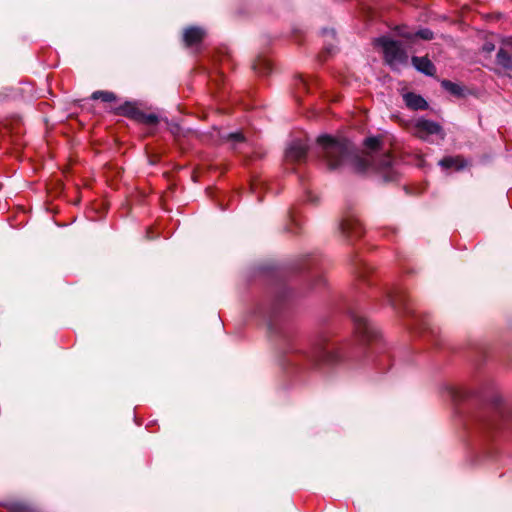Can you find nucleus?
Returning a JSON list of instances; mask_svg holds the SVG:
<instances>
[{"mask_svg":"<svg viewBox=\"0 0 512 512\" xmlns=\"http://www.w3.org/2000/svg\"><path fill=\"white\" fill-rule=\"evenodd\" d=\"M317 142L329 169H337L349 163L356 173L379 171L386 181H393L397 177L393 169V157L388 153L376 164L371 153H355L352 143L347 139L324 135L318 137Z\"/></svg>","mask_w":512,"mask_h":512,"instance_id":"f257e3e1","label":"nucleus"},{"mask_svg":"<svg viewBox=\"0 0 512 512\" xmlns=\"http://www.w3.org/2000/svg\"><path fill=\"white\" fill-rule=\"evenodd\" d=\"M376 44L382 47L385 60L389 65L395 66L407 61V53L399 42L382 37L376 40Z\"/></svg>","mask_w":512,"mask_h":512,"instance_id":"f03ea898","label":"nucleus"},{"mask_svg":"<svg viewBox=\"0 0 512 512\" xmlns=\"http://www.w3.org/2000/svg\"><path fill=\"white\" fill-rule=\"evenodd\" d=\"M414 129L416 136L421 139L442 133V127L438 123L426 119H418L414 125Z\"/></svg>","mask_w":512,"mask_h":512,"instance_id":"7ed1b4c3","label":"nucleus"},{"mask_svg":"<svg viewBox=\"0 0 512 512\" xmlns=\"http://www.w3.org/2000/svg\"><path fill=\"white\" fill-rule=\"evenodd\" d=\"M307 147L301 141L293 142L286 151V158L293 162H301L305 159Z\"/></svg>","mask_w":512,"mask_h":512,"instance_id":"20e7f679","label":"nucleus"},{"mask_svg":"<svg viewBox=\"0 0 512 512\" xmlns=\"http://www.w3.org/2000/svg\"><path fill=\"white\" fill-rule=\"evenodd\" d=\"M341 229L348 237L351 238H358L363 233L361 223L357 219L344 220L341 223Z\"/></svg>","mask_w":512,"mask_h":512,"instance_id":"39448f33","label":"nucleus"},{"mask_svg":"<svg viewBox=\"0 0 512 512\" xmlns=\"http://www.w3.org/2000/svg\"><path fill=\"white\" fill-rule=\"evenodd\" d=\"M411 61L413 66L425 75L433 76L436 72L434 64L427 57L413 56Z\"/></svg>","mask_w":512,"mask_h":512,"instance_id":"423d86ee","label":"nucleus"},{"mask_svg":"<svg viewBox=\"0 0 512 512\" xmlns=\"http://www.w3.org/2000/svg\"><path fill=\"white\" fill-rule=\"evenodd\" d=\"M404 101L407 107L413 110H424L428 107L426 100L417 94L414 93H406L404 95Z\"/></svg>","mask_w":512,"mask_h":512,"instance_id":"0eeeda50","label":"nucleus"},{"mask_svg":"<svg viewBox=\"0 0 512 512\" xmlns=\"http://www.w3.org/2000/svg\"><path fill=\"white\" fill-rule=\"evenodd\" d=\"M204 32L200 28L191 27L185 30L183 38L187 46L195 45L203 39Z\"/></svg>","mask_w":512,"mask_h":512,"instance_id":"6e6552de","label":"nucleus"},{"mask_svg":"<svg viewBox=\"0 0 512 512\" xmlns=\"http://www.w3.org/2000/svg\"><path fill=\"white\" fill-rule=\"evenodd\" d=\"M141 110H139L133 103L126 102L115 109L117 115L126 116L137 121Z\"/></svg>","mask_w":512,"mask_h":512,"instance_id":"1a4fd4ad","label":"nucleus"},{"mask_svg":"<svg viewBox=\"0 0 512 512\" xmlns=\"http://www.w3.org/2000/svg\"><path fill=\"white\" fill-rule=\"evenodd\" d=\"M439 165L445 169L453 168L455 170H460L465 167V160L460 157H445L439 161Z\"/></svg>","mask_w":512,"mask_h":512,"instance_id":"9d476101","label":"nucleus"},{"mask_svg":"<svg viewBox=\"0 0 512 512\" xmlns=\"http://www.w3.org/2000/svg\"><path fill=\"white\" fill-rule=\"evenodd\" d=\"M497 63L505 69H512V58L505 50L501 49L497 53Z\"/></svg>","mask_w":512,"mask_h":512,"instance_id":"9b49d317","label":"nucleus"},{"mask_svg":"<svg viewBox=\"0 0 512 512\" xmlns=\"http://www.w3.org/2000/svg\"><path fill=\"white\" fill-rule=\"evenodd\" d=\"M94 100H102L103 102H113L116 100V95L109 91H95L91 95Z\"/></svg>","mask_w":512,"mask_h":512,"instance_id":"f8f14e48","label":"nucleus"},{"mask_svg":"<svg viewBox=\"0 0 512 512\" xmlns=\"http://www.w3.org/2000/svg\"><path fill=\"white\" fill-rule=\"evenodd\" d=\"M227 141L232 143L233 149H237L238 145H246L247 141L242 133H231L227 136Z\"/></svg>","mask_w":512,"mask_h":512,"instance_id":"ddd939ff","label":"nucleus"},{"mask_svg":"<svg viewBox=\"0 0 512 512\" xmlns=\"http://www.w3.org/2000/svg\"><path fill=\"white\" fill-rule=\"evenodd\" d=\"M137 122L144 123L147 125H155L158 122V117L155 114H145L140 112Z\"/></svg>","mask_w":512,"mask_h":512,"instance_id":"4468645a","label":"nucleus"},{"mask_svg":"<svg viewBox=\"0 0 512 512\" xmlns=\"http://www.w3.org/2000/svg\"><path fill=\"white\" fill-rule=\"evenodd\" d=\"M441 84H442L443 88H445L451 94H454V95H461L462 94L461 87L459 85L451 82V81L444 80V81H442Z\"/></svg>","mask_w":512,"mask_h":512,"instance_id":"2eb2a0df","label":"nucleus"},{"mask_svg":"<svg viewBox=\"0 0 512 512\" xmlns=\"http://www.w3.org/2000/svg\"><path fill=\"white\" fill-rule=\"evenodd\" d=\"M340 353L338 350H329L324 353V359L329 364H334L340 361Z\"/></svg>","mask_w":512,"mask_h":512,"instance_id":"dca6fc26","label":"nucleus"},{"mask_svg":"<svg viewBox=\"0 0 512 512\" xmlns=\"http://www.w3.org/2000/svg\"><path fill=\"white\" fill-rule=\"evenodd\" d=\"M381 140L378 137H369L364 141V145L370 151H376L380 146Z\"/></svg>","mask_w":512,"mask_h":512,"instance_id":"f3484780","label":"nucleus"},{"mask_svg":"<svg viewBox=\"0 0 512 512\" xmlns=\"http://www.w3.org/2000/svg\"><path fill=\"white\" fill-rule=\"evenodd\" d=\"M357 331L365 337H369V326L366 320L359 319L356 323Z\"/></svg>","mask_w":512,"mask_h":512,"instance_id":"a211bd4d","label":"nucleus"},{"mask_svg":"<svg viewBox=\"0 0 512 512\" xmlns=\"http://www.w3.org/2000/svg\"><path fill=\"white\" fill-rule=\"evenodd\" d=\"M415 36H418L424 40H431L433 38V33L429 29H423L418 31Z\"/></svg>","mask_w":512,"mask_h":512,"instance_id":"6ab92c4d","label":"nucleus"},{"mask_svg":"<svg viewBox=\"0 0 512 512\" xmlns=\"http://www.w3.org/2000/svg\"><path fill=\"white\" fill-rule=\"evenodd\" d=\"M483 49H484L485 51H487V52H491V51H493V50H494V46H493L492 44H490V43H486V44L484 45Z\"/></svg>","mask_w":512,"mask_h":512,"instance_id":"aec40b11","label":"nucleus"},{"mask_svg":"<svg viewBox=\"0 0 512 512\" xmlns=\"http://www.w3.org/2000/svg\"><path fill=\"white\" fill-rule=\"evenodd\" d=\"M400 35H401L402 37L407 38V39H411V38L413 37V36H412V34H410V33H401Z\"/></svg>","mask_w":512,"mask_h":512,"instance_id":"412c9836","label":"nucleus"}]
</instances>
